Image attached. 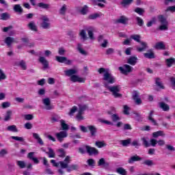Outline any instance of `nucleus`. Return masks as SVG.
I'll return each mask as SVG.
<instances>
[{"instance_id":"42","label":"nucleus","mask_w":175,"mask_h":175,"mask_svg":"<svg viewBox=\"0 0 175 175\" xmlns=\"http://www.w3.org/2000/svg\"><path fill=\"white\" fill-rule=\"evenodd\" d=\"M38 8H41V9H50V4L44 3L43 2L38 3Z\"/></svg>"},{"instance_id":"1","label":"nucleus","mask_w":175,"mask_h":175,"mask_svg":"<svg viewBox=\"0 0 175 175\" xmlns=\"http://www.w3.org/2000/svg\"><path fill=\"white\" fill-rule=\"evenodd\" d=\"M98 72L100 75H102V73H104L103 80L104 81H106V82H104V85L105 84H108L109 85V84H114V83H116V78L113 77L111 73H110L109 68H100L98 70Z\"/></svg>"},{"instance_id":"29","label":"nucleus","mask_w":175,"mask_h":175,"mask_svg":"<svg viewBox=\"0 0 175 175\" xmlns=\"http://www.w3.org/2000/svg\"><path fill=\"white\" fill-rule=\"evenodd\" d=\"M13 9L16 13H19V14H21L24 12L20 4H15Z\"/></svg>"},{"instance_id":"50","label":"nucleus","mask_w":175,"mask_h":175,"mask_svg":"<svg viewBox=\"0 0 175 175\" xmlns=\"http://www.w3.org/2000/svg\"><path fill=\"white\" fill-rule=\"evenodd\" d=\"M129 110H131V107H128V105H123V113L126 116H129Z\"/></svg>"},{"instance_id":"8","label":"nucleus","mask_w":175,"mask_h":175,"mask_svg":"<svg viewBox=\"0 0 175 175\" xmlns=\"http://www.w3.org/2000/svg\"><path fill=\"white\" fill-rule=\"evenodd\" d=\"M55 60L60 64H66V65L72 64V60H69L68 57L64 56H55Z\"/></svg>"},{"instance_id":"11","label":"nucleus","mask_w":175,"mask_h":175,"mask_svg":"<svg viewBox=\"0 0 175 175\" xmlns=\"http://www.w3.org/2000/svg\"><path fill=\"white\" fill-rule=\"evenodd\" d=\"M55 136L59 142H62L65 137H68V133L66 131H60L56 133Z\"/></svg>"},{"instance_id":"58","label":"nucleus","mask_w":175,"mask_h":175,"mask_svg":"<svg viewBox=\"0 0 175 175\" xmlns=\"http://www.w3.org/2000/svg\"><path fill=\"white\" fill-rule=\"evenodd\" d=\"M144 163L146 165V166H154V165H155L152 160H146Z\"/></svg>"},{"instance_id":"39","label":"nucleus","mask_w":175,"mask_h":175,"mask_svg":"<svg viewBox=\"0 0 175 175\" xmlns=\"http://www.w3.org/2000/svg\"><path fill=\"white\" fill-rule=\"evenodd\" d=\"M60 124H61L62 131H68L69 130V125H68L66 123H65V120H61Z\"/></svg>"},{"instance_id":"48","label":"nucleus","mask_w":175,"mask_h":175,"mask_svg":"<svg viewBox=\"0 0 175 175\" xmlns=\"http://www.w3.org/2000/svg\"><path fill=\"white\" fill-rule=\"evenodd\" d=\"M66 5L64 4L62 5V7L60 8L59 13V14H61L62 16H65V14H66Z\"/></svg>"},{"instance_id":"26","label":"nucleus","mask_w":175,"mask_h":175,"mask_svg":"<svg viewBox=\"0 0 175 175\" xmlns=\"http://www.w3.org/2000/svg\"><path fill=\"white\" fill-rule=\"evenodd\" d=\"M28 28L31 31H33L34 32H38V27L35 24V22L31 21L28 25H27Z\"/></svg>"},{"instance_id":"52","label":"nucleus","mask_w":175,"mask_h":175,"mask_svg":"<svg viewBox=\"0 0 175 175\" xmlns=\"http://www.w3.org/2000/svg\"><path fill=\"white\" fill-rule=\"evenodd\" d=\"M134 12H135V13H137L138 14H139V16H143V14L144 13V9L141 8H136L134 10Z\"/></svg>"},{"instance_id":"63","label":"nucleus","mask_w":175,"mask_h":175,"mask_svg":"<svg viewBox=\"0 0 175 175\" xmlns=\"http://www.w3.org/2000/svg\"><path fill=\"white\" fill-rule=\"evenodd\" d=\"M2 109H8V107H10V103L9 102H3L1 103Z\"/></svg>"},{"instance_id":"20","label":"nucleus","mask_w":175,"mask_h":175,"mask_svg":"<svg viewBox=\"0 0 175 175\" xmlns=\"http://www.w3.org/2000/svg\"><path fill=\"white\" fill-rule=\"evenodd\" d=\"M139 161H142V158L139 157L137 154L131 157L128 160V163L132 164L135 163V162H137Z\"/></svg>"},{"instance_id":"43","label":"nucleus","mask_w":175,"mask_h":175,"mask_svg":"<svg viewBox=\"0 0 175 175\" xmlns=\"http://www.w3.org/2000/svg\"><path fill=\"white\" fill-rule=\"evenodd\" d=\"M18 66H20L23 70H27V64L25 61L21 60L19 63L16 64Z\"/></svg>"},{"instance_id":"19","label":"nucleus","mask_w":175,"mask_h":175,"mask_svg":"<svg viewBox=\"0 0 175 175\" xmlns=\"http://www.w3.org/2000/svg\"><path fill=\"white\" fill-rule=\"evenodd\" d=\"M133 99L135 102L136 105H142V98L139 96L137 92H134L133 94Z\"/></svg>"},{"instance_id":"9","label":"nucleus","mask_w":175,"mask_h":175,"mask_svg":"<svg viewBox=\"0 0 175 175\" xmlns=\"http://www.w3.org/2000/svg\"><path fill=\"white\" fill-rule=\"evenodd\" d=\"M85 148L86 152L90 155H98V154H99V151L98 150V149L94 147L88 146H85Z\"/></svg>"},{"instance_id":"25","label":"nucleus","mask_w":175,"mask_h":175,"mask_svg":"<svg viewBox=\"0 0 175 175\" xmlns=\"http://www.w3.org/2000/svg\"><path fill=\"white\" fill-rule=\"evenodd\" d=\"M129 21V19L127 17L122 16L117 20V23H119V24H124L125 25L128 24Z\"/></svg>"},{"instance_id":"54","label":"nucleus","mask_w":175,"mask_h":175,"mask_svg":"<svg viewBox=\"0 0 175 175\" xmlns=\"http://www.w3.org/2000/svg\"><path fill=\"white\" fill-rule=\"evenodd\" d=\"M95 146H96V147L98 148H102L103 147L106 146V144H105L103 142L97 141L95 143Z\"/></svg>"},{"instance_id":"44","label":"nucleus","mask_w":175,"mask_h":175,"mask_svg":"<svg viewBox=\"0 0 175 175\" xmlns=\"http://www.w3.org/2000/svg\"><path fill=\"white\" fill-rule=\"evenodd\" d=\"M166 65L168 68H170L173 64H175V59L174 58H170L165 60Z\"/></svg>"},{"instance_id":"31","label":"nucleus","mask_w":175,"mask_h":175,"mask_svg":"<svg viewBox=\"0 0 175 175\" xmlns=\"http://www.w3.org/2000/svg\"><path fill=\"white\" fill-rule=\"evenodd\" d=\"M12 114H13V111L8 110L4 117V121H10V120H12Z\"/></svg>"},{"instance_id":"60","label":"nucleus","mask_w":175,"mask_h":175,"mask_svg":"<svg viewBox=\"0 0 175 175\" xmlns=\"http://www.w3.org/2000/svg\"><path fill=\"white\" fill-rule=\"evenodd\" d=\"M87 146H88V145H85L83 147L79 148V152H80V154H85L87 152L85 147Z\"/></svg>"},{"instance_id":"14","label":"nucleus","mask_w":175,"mask_h":175,"mask_svg":"<svg viewBox=\"0 0 175 175\" xmlns=\"http://www.w3.org/2000/svg\"><path fill=\"white\" fill-rule=\"evenodd\" d=\"M153 47L155 50H166V45L163 42H157Z\"/></svg>"},{"instance_id":"28","label":"nucleus","mask_w":175,"mask_h":175,"mask_svg":"<svg viewBox=\"0 0 175 175\" xmlns=\"http://www.w3.org/2000/svg\"><path fill=\"white\" fill-rule=\"evenodd\" d=\"M34 155L35 152H31L27 154V158H29V159H31V161H33L34 163H39V160L38 159V158L33 157Z\"/></svg>"},{"instance_id":"35","label":"nucleus","mask_w":175,"mask_h":175,"mask_svg":"<svg viewBox=\"0 0 175 175\" xmlns=\"http://www.w3.org/2000/svg\"><path fill=\"white\" fill-rule=\"evenodd\" d=\"M131 138H129L127 139L120 140V143L122 146H123V147H128V146L131 144Z\"/></svg>"},{"instance_id":"34","label":"nucleus","mask_w":175,"mask_h":175,"mask_svg":"<svg viewBox=\"0 0 175 175\" xmlns=\"http://www.w3.org/2000/svg\"><path fill=\"white\" fill-rule=\"evenodd\" d=\"M152 114H154V111H150L149 116H148V120L153 124V125H155L158 126V124L157 123V120L152 118Z\"/></svg>"},{"instance_id":"16","label":"nucleus","mask_w":175,"mask_h":175,"mask_svg":"<svg viewBox=\"0 0 175 175\" xmlns=\"http://www.w3.org/2000/svg\"><path fill=\"white\" fill-rule=\"evenodd\" d=\"M39 62L43 65L44 69H47L49 68V61L46 59V57L43 56H40L39 57Z\"/></svg>"},{"instance_id":"12","label":"nucleus","mask_w":175,"mask_h":175,"mask_svg":"<svg viewBox=\"0 0 175 175\" xmlns=\"http://www.w3.org/2000/svg\"><path fill=\"white\" fill-rule=\"evenodd\" d=\"M88 129L90 132V135L92 137H95L96 136V133H98V129L94 125L88 126Z\"/></svg>"},{"instance_id":"32","label":"nucleus","mask_w":175,"mask_h":175,"mask_svg":"<svg viewBox=\"0 0 175 175\" xmlns=\"http://www.w3.org/2000/svg\"><path fill=\"white\" fill-rule=\"evenodd\" d=\"M33 137L37 140L38 143L40 144V146H43V140H42V138L39 136V134L36 133H33Z\"/></svg>"},{"instance_id":"53","label":"nucleus","mask_w":175,"mask_h":175,"mask_svg":"<svg viewBox=\"0 0 175 175\" xmlns=\"http://www.w3.org/2000/svg\"><path fill=\"white\" fill-rule=\"evenodd\" d=\"M111 118L112 121H113V122H117V121H120V120H121L120 116H118V115H117L116 113L112 114L111 116Z\"/></svg>"},{"instance_id":"27","label":"nucleus","mask_w":175,"mask_h":175,"mask_svg":"<svg viewBox=\"0 0 175 175\" xmlns=\"http://www.w3.org/2000/svg\"><path fill=\"white\" fill-rule=\"evenodd\" d=\"M77 49L79 53H80V54H81L82 55H88V53L83 49V44H81V43L77 44Z\"/></svg>"},{"instance_id":"33","label":"nucleus","mask_w":175,"mask_h":175,"mask_svg":"<svg viewBox=\"0 0 175 175\" xmlns=\"http://www.w3.org/2000/svg\"><path fill=\"white\" fill-rule=\"evenodd\" d=\"M152 114H154V111H150L149 116H148V120L153 124V125H155L158 126V124L157 123V120L152 118Z\"/></svg>"},{"instance_id":"17","label":"nucleus","mask_w":175,"mask_h":175,"mask_svg":"<svg viewBox=\"0 0 175 175\" xmlns=\"http://www.w3.org/2000/svg\"><path fill=\"white\" fill-rule=\"evenodd\" d=\"M144 57H145V58H148V59H152L155 58V54L154 53V51H152V49H149L147 51V53H144Z\"/></svg>"},{"instance_id":"36","label":"nucleus","mask_w":175,"mask_h":175,"mask_svg":"<svg viewBox=\"0 0 175 175\" xmlns=\"http://www.w3.org/2000/svg\"><path fill=\"white\" fill-rule=\"evenodd\" d=\"M116 172L121 175H128V172H126V170L124 169L122 167H118L116 169Z\"/></svg>"},{"instance_id":"62","label":"nucleus","mask_w":175,"mask_h":175,"mask_svg":"<svg viewBox=\"0 0 175 175\" xmlns=\"http://www.w3.org/2000/svg\"><path fill=\"white\" fill-rule=\"evenodd\" d=\"M75 111H77V107L74 106L72 108L70 109V112L68 113V115L70 116H73L75 114Z\"/></svg>"},{"instance_id":"6","label":"nucleus","mask_w":175,"mask_h":175,"mask_svg":"<svg viewBox=\"0 0 175 175\" xmlns=\"http://www.w3.org/2000/svg\"><path fill=\"white\" fill-rule=\"evenodd\" d=\"M41 19L42 20V23L41 24L42 28L44 29H50L51 27V25L49 23L50 19H49V18L46 16H42Z\"/></svg>"},{"instance_id":"3","label":"nucleus","mask_w":175,"mask_h":175,"mask_svg":"<svg viewBox=\"0 0 175 175\" xmlns=\"http://www.w3.org/2000/svg\"><path fill=\"white\" fill-rule=\"evenodd\" d=\"M105 87L111 92V95L115 98H122V94L120 93L121 92L120 85L110 86L109 83H105Z\"/></svg>"},{"instance_id":"15","label":"nucleus","mask_w":175,"mask_h":175,"mask_svg":"<svg viewBox=\"0 0 175 175\" xmlns=\"http://www.w3.org/2000/svg\"><path fill=\"white\" fill-rule=\"evenodd\" d=\"M137 57L136 56H131L127 59V63L129 64V65H132V66H135L137 64Z\"/></svg>"},{"instance_id":"4","label":"nucleus","mask_w":175,"mask_h":175,"mask_svg":"<svg viewBox=\"0 0 175 175\" xmlns=\"http://www.w3.org/2000/svg\"><path fill=\"white\" fill-rule=\"evenodd\" d=\"M131 38V39H133V40H135V42L140 43L142 47L137 46V51H138V53L146 51V50L148 49V45L147 44V42L140 41L141 37L139 35H137V34L132 35Z\"/></svg>"},{"instance_id":"55","label":"nucleus","mask_w":175,"mask_h":175,"mask_svg":"<svg viewBox=\"0 0 175 175\" xmlns=\"http://www.w3.org/2000/svg\"><path fill=\"white\" fill-rule=\"evenodd\" d=\"M87 163L88 166H90L91 167H94V166H95V160H94V159H89L87 161Z\"/></svg>"},{"instance_id":"13","label":"nucleus","mask_w":175,"mask_h":175,"mask_svg":"<svg viewBox=\"0 0 175 175\" xmlns=\"http://www.w3.org/2000/svg\"><path fill=\"white\" fill-rule=\"evenodd\" d=\"M64 73L68 77H72V76H75L79 73V70L77 69H68L64 71Z\"/></svg>"},{"instance_id":"22","label":"nucleus","mask_w":175,"mask_h":175,"mask_svg":"<svg viewBox=\"0 0 175 175\" xmlns=\"http://www.w3.org/2000/svg\"><path fill=\"white\" fill-rule=\"evenodd\" d=\"M159 107H160V109H162L163 111H169V110H170V107L169 106V105L165 103V102L159 103Z\"/></svg>"},{"instance_id":"57","label":"nucleus","mask_w":175,"mask_h":175,"mask_svg":"<svg viewBox=\"0 0 175 175\" xmlns=\"http://www.w3.org/2000/svg\"><path fill=\"white\" fill-rule=\"evenodd\" d=\"M11 138L13 140H16V142H24V138L23 137H18V136H11Z\"/></svg>"},{"instance_id":"51","label":"nucleus","mask_w":175,"mask_h":175,"mask_svg":"<svg viewBox=\"0 0 175 175\" xmlns=\"http://www.w3.org/2000/svg\"><path fill=\"white\" fill-rule=\"evenodd\" d=\"M135 20H136L137 25H139V27H143V25H144V21L142 19V18L137 16L135 18Z\"/></svg>"},{"instance_id":"41","label":"nucleus","mask_w":175,"mask_h":175,"mask_svg":"<svg viewBox=\"0 0 175 175\" xmlns=\"http://www.w3.org/2000/svg\"><path fill=\"white\" fill-rule=\"evenodd\" d=\"M49 152H46V154L49 155V158H55V152L51 148H48Z\"/></svg>"},{"instance_id":"47","label":"nucleus","mask_w":175,"mask_h":175,"mask_svg":"<svg viewBox=\"0 0 175 175\" xmlns=\"http://www.w3.org/2000/svg\"><path fill=\"white\" fill-rule=\"evenodd\" d=\"M13 42H14V38L12 37H7L5 40V43H6L8 46H10Z\"/></svg>"},{"instance_id":"46","label":"nucleus","mask_w":175,"mask_h":175,"mask_svg":"<svg viewBox=\"0 0 175 175\" xmlns=\"http://www.w3.org/2000/svg\"><path fill=\"white\" fill-rule=\"evenodd\" d=\"M16 165L21 169H24L27 166V165L25 164V161H16Z\"/></svg>"},{"instance_id":"7","label":"nucleus","mask_w":175,"mask_h":175,"mask_svg":"<svg viewBox=\"0 0 175 175\" xmlns=\"http://www.w3.org/2000/svg\"><path fill=\"white\" fill-rule=\"evenodd\" d=\"M42 104L44 105V109L45 110H53L54 106L51 105V100L49 98H45L42 99Z\"/></svg>"},{"instance_id":"38","label":"nucleus","mask_w":175,"mask_h":175,"mask_svg":"<svg viewBox=\"0 0 175 175\" xmlns=\"http://www.w3.org/2000/svg\"><path fill=\"white\" fill-rule=\"evenodd\" d=\"M98 166H109V163L104 158H101L98 161Z\"/></svg>"},{"instance_id":"49","label":"nucleus","mask_w":175,"mask_h":175,"mask_svg":"<svg viewBox=\"0 0 175 175\" xmlns=\"http://www.w3.org/2000/svg\"><path fill=\"white\" fill-rule=\"evenodd\" d=\"M7 131H10V132H18L17 127L16 125H11L7 127Z\"/></svg>"},{"instance_id":"10","label":"nucleus","mask_w":175,"mask_h":175,"mask_svg":"<svg viewBox=\"0 0 175 175\" xmlns=\"http://www.w3.org/2000/svg\"><path fill=\"white\" fill-rule=\"evenodd\" d=\"M70 81H72V83H85V79L80 77L79 75H72L70 77Z\"/></svg>"},{"instance_id":"24","label":"nucleus","mask_w":175,"mask_h":175,"mask_svg":"<svg viewBox=\"0 0 175 175\" xmlns=\"http://www.w3.org/2000/svg\"><path fill=\"white\" fill-rule=\"evenodd\" d=\"M86 31L88 32L89 38L90 39V40H95V37L94 36V29L93 27H88L86 29Z\"/></svg>"},{"instance_id":"2","label":"nucleus","mask_w":175,"mask_h":175,"mask_svg":"<svg viewBox=\"0 0 175 175\" xmlns=\"http://www.w3.org/2000/svg\"><path fill=\"white\" fill-rule=\"evenodd\" d=\"M72 162L70 156H66L63 161H59V165L62 169H67V172H72V170H79V165L72 164L69 166V163Z\"/></svg>"},{"instance_id":"59","label":"nucleus","mask_w":175,"mask_h":175,"mask_svg":"<svg viewBox=\"0 0 175 175\" xmlns=\"http://www.w3.org/2000/svg\"><path fill=\"white\" fill-rule=\"evenodd\" d=\"M8 150L6 149H1L0 151V158H3L5 155H8Z\"/></svg>"},{"instance_id":"64","label":"nucleus","mask_w":175,"mask_h":175,"mask_svg":"<svg viewBox=\"0 0 175 175\" xmlns=\"http://www.w3.org/2000/svg\"><path fill=\"white\" fill-rule=\"evenodd\" d=\"M165 12H171L172 13H174L175 12V6L172 5V6H169L167 8V9L165 10Z\"/></svg>"},{"instance_id":"37","label":"nucleus","mask_w":175,"mask_h":175,"mask_svg":"<svg viewBox=\"0 0 175 175\" xmlns=\"http://www.w3.org/2000/svg\"><path fill=\"white\" fill-rule=\"evenodd\" d=\"M158 20H159V22L161 23V25L169 24V23L167 22V20L166 19V18H165L163 15H159Z\"/></svg>"},{"instance_id":"45","label":"nucleus","mask_w":175,"mask_h":175,"mask_svg":"<svg viewBox=\"0 0 175 175\" xmlns=\"http://www.w3.org/2000/svg\"><path fill=\"white\" fill-rule=\"evenodd\" d=\"M79 107L78 113H81L82 114H84V111H85V110H87L88 108V107L85 105H79Z\"/></svg>"},{"instance_id":"56","label":"nucleus","mask_w":175,"mask_h":175,"mask_svg":"<svg viewBox=\"0 0 175 175\" xmlns=\"http://www.w3.org/2000/svg\"><path fill=\"white\" fill-rule=\"evenodd\" d=\"M7 77L3 70L2 69H0V81H2V80H6Z\"/></svg>"},{"instance_id":"21","label":"nucleus","mask_w":175,"mask_h":175,"mask_svg":"<svg viewBox=\"0 0 175 175\" xmlns=\"http://www.w3.org/2000/svg\"><path fill=\"white\" fill-rule=\"evenodd\" d=\"M79 36L82 42H85V40H88V36H87V32L85 29H81L79 31Z\"/></svg>"},{"instance_id":"5","label":"nucleus","mask_w":175,"mask_h":175,"mask_svg":"<svg viewBox=\"0 0 175 175\" xmlns=\"http://www.w3.org/2000/svg\"><path fill=\"white\" fill-rule=\"evenodd\" d=\"M119 70L122 75H128V73H132L133 72V67L129 64H124L122 67H119Z\"/></svg>"},{"instance_id":"30","label":"nucleus","mask_w":175,"mask_h":175,"mask_svg":"<svg viewBox=\"0 0 175 175\" xmlns=\"http://www.w3.org/2000/svg\"><path fill=\"white\" fill-rule=\"evenodd\" d=\"M159 136H161L162 137H165V136H166V134H165V132L162 131H159L157 132H154L152 133V137H154V139H157V137H159Z\"/></svg>"},{"instance_id":"18","label":"nucleus","mask_w":175,"mask_h":175,"mask_svg":"<svg viewBox=\"0 0 175 175\" xmlns=\"http://www.w3.org/2000/svg\"><path fill=\"white\" fill-rule=\"evenodd\" d=\"M92 2L93 5H96L99 8H105V4L103 3H107L106 0H92Z\"/></svg>"},{"instance_id":"40","label":"nucleus","mask_w":175,"mask_h":175,"mask_svg":"<svg viewBox=\"0 0 175 175\" xmlns=\"http://www.w3.org/2000/svg\"><path fill=\"white\" fill-rule=\"evenodd\" d=\"M141 140H142L144 147H150L151 146V144L148 142V137H142Z\"/></svg>"},{"instance_id":"23","label":"nucleus","mask_w":175,"mask_h":175,"mask_svg":"<svg viewBox=\"0 0 175 175\" xmlns=\"http://www.w3.org/2000/svg\"><path fill=\"white\" fill-rule=\"evenodd\" d=\"M98 40L100 43H102V41H103V42L100 44L101 47H103L104 49H106V47H107V44H109V41L107 40L103 39V36H100Z\"/></svg>"},{"instance_id":"61","label":"nucleus","mask_w":175,"mask_h":175,"mask_svg":"<svg viewBox=\"0 0 175 175\" xmlns=\"http://www.w3.org/2000/svg\"><path fill=\"white\" fill-rule=\"evenodd\" d=\"M10 16H9V14L8 13H3L1 15V20H8L9 19Z\"/></svg>"}]
</instances>
